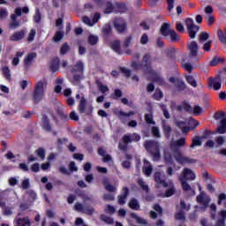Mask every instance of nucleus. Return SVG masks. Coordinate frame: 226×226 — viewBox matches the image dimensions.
Listing matches in <instances>:
<instances>
[{
	"mask_svg": "<svg viewBox=\"0 0 226 226\" xmlns=\"http://www.w3.org/2000/svg\"><path fill=\"white\" fill-rule=\"evenodd\" d=\"M123 192L124 194L118 197V203L121 205L126 204V197H128V193H130V191L126 187H124Z\"/></svg>",
	"mask_w": 226,
	"mask_h": 226,
	"instance_id": "bb28decb",
	"label": "nucleus"
},
{
	"mask_svg": "<svg viewBox=\"0 0 226 226\" xmlns=\"http://www.w3.org/2000/svg\"><path fill=\"white\" fill-rule=\"evenodd\" d=\"M42 126L46 130V132H50V130H52V127L50 126V124L49 122V118L45 116L42 117Z\"/></svg>",
	"mask_w": 226,
	"mask_h": 226,
	"instance_id": "e433bc0d",
	"label": "nucleus"
},
{
	"mask_svg": "<svg viewBox=\"0 0 226 226\" xmlns=\"http://www.w3.org/2000/svg\"><path fill=\"white\" fill-rule=\"evenodd\" d=\"M209 87H213L215 91H218L222 88V80L219 78H210L208 82Z\"/></svg>",
	"mask_w": 226,
	"mask_h": 226,
	"instance_id": "f3484780",
	"label": "nucleus"
},
{
	"mask_svg": "<svg viewBox=\"0 0 226 226\" xmlns=\"http://www.w3.org/2000/svg\"><path fill=\"white\" fill-rule=\"evenodd\" d=\"M111 49L116 52L117 54H123V50H121V41H113L111 42Z\"/></svg>",
	"mask_w": 226,
	"mask_h": 226,
	"instance_id": "a878e982",
	"label": "nucleus"
},
{
	"mask_svg": "<svg viewBox=\"0 0 226 226\" xmlns=\"http://www.w3.org/2000/svg\"><path fill=\"white\" fill-rule=\"evenodd\" d=\"M25 199H26L27 204H33L38 199V196L33 189H29L26 192Z\"/></svg>",
	"mask_w": 226,
	"mask_h": 226,
	"instance_id": "dca6fc26",
	"label": "nucleus"
},
{
	"mask_svg": "<svg viewBox=\"0 0 226 226\" xmlns=\"http://www.w3.org/2000/svg\"><path fill=\"white\" fill-rule=\"evenodd\" d=\"M132 216L136 220L137 223H139L140 225H147V221L146 219L139 217L136 214H132Z\"/></svg>",
	"mask_w": 226,
	"mask_h": 226,
	"instance_id": "4c0bfd02",
	"label": "nucleus"
},
{
	"mask_svg": "<svg viewBox=\"0 0 226 226\" xmlns=\"http://www.w3.org/2000/svg\"><path fill=\"white\" fill-rule=\"evenodd\" d=\"M159 107L162 109L164 117H166V119H170V114H169V110L167 109V106L165 104L160 103Z\"/></svg>",
	"mask_w": 226,
	"mask_h": 226,
	"instance_id": "37998d69",
	"label": "nucleus"
},
{
	"mask_svg": "<svg viewBox=\"0 0 226 226\" xmlns=\"http://www.w3.org/2000/svg\"><path fill=\"white\" fill-rule=\"evenodd\" d=\"M196 200L198 204H200L206 209L209 206V202H211V198L205 192H200Z\"/></svg>",
	"mask_w": 226,
	"mask_h": 226,
	"instance_id": "9d476101",
	"label": "nucleus"
},
{
	"mask_svg": "<svg viewBox=\"0 0 226 226\" xmlns=\"http://www.w3.org/2000/svg\"><path fill=\"white\" fill-rule=\"evenodd\" d=\"M222 119H225V117H226V114L223 111L216 112L214 115V119H215L216 121H218V119H222Z\"/></svg>",
	"mask_w": 226,
	"mask_h": 226,
	"instance_id": "13d9d810",
	"label": "nucleus"
},
{
	"mask_svg": "<svg viewBox=\"0 0 226 226\" xmlns=\"http://www.w3.org/2000/svg\"><path fill=\"white\" fill-rule=\"evenodd\" d=\"M24 36H26V31L19 30L15 32L10 36L11 41H20V40H24Z\"/></svg>",
	"mask_w": 226,
	"mask_h": 226,
	"instance_id": "a211bd4d",
	"label": "nucleus"
},
{
	"mask_svg": "<svg viewBox=\"0 0 226 226\" xmlns=\"http://www.w3.org/2000/svg\"><path fill=\"white\" fill-rule=\"evenodd\" d=\"M34 36H36V30L34 28H33L28 33L27 41H29V42L34 41Z\"/></svg>",
	"mask_w": 226,
	"mask_h": 226,
	"instance_id": "8fccbe9b",
	"label": "nucleus"
},
{
	"mask_svg": "<svg viewBox=\"0 0 226 226\" xmlns=\"http://www.w3.org/2000/svg\"><path fill=\"white\" fill-rule=\"evenodd\" d=\"M152 134L154 137H155V139H160V137H162V134H160V128L156 126L152 127Z\"/></svg>",
	"mask_w": 226,
	"mask_h": 226,
	"instance_id": "5fc2aeb1",
	"label": "nucleus"
},
{
	"mask_svg": "<svg viewBox=\"0 0 226 226\" xmlns=\"http://www.w3.org/2000/svg\"><path fill=\"white\" fill-rule=\"evenodd\" d=\"M181 185H182V188L185 192H188L190 190H192V186L186 183V180H185V178H180L179 179Z\"/></svg>",
	"mask_w": 226,
	"mask_h": 226,
	"instance_id": "ea45409f",
	"label": "nucleus"
},
{
	"mask_svg": "<svg viewBox=\"0 0 226 226\" xmlns=\"http://www.w3.org/2000/svg\"><path fill=\"white\" fill-rule=\"evenodd\" d=\"M71 73H72V77L69 76V80L72 82V84L77 86V84H79V82H80L84 77V63L81 61L77 62L72 66Z\"/></svg>",
	"mask_w": 226,
	"mask_h": 226,
	"instance_id": "f257e3e1",
	"label": "nucleus"
},
{
	"mask_svg": "<svg viewBox=\"0 0 226 226\" xmlns=\"http://www.w3.org/2000/svg\"><path fill=\"white\" fill-rule=\"evenodd\" d=\"M154 180L157 183V185L164 186V188H169V184L165 182V180L162 179V174L160 172H156L154 174Z\"/></svg>",
	"mask_w": 226,
	"mask_h": 226,
	"instance_id": "393cba45",
	"label": "nucleus"
},
{
	"mask_svg": "<svg viewBox=\"0 0 226 226\" xmlns=\"http://www.w3.org/2000/svg\"><path fill=\"white\" fill-rule=\"evenodd\" d=\"M213 43V41H208L205 43H201L202 49L204 50V52H210L211 51V45Z\"/></svg>",
	"mask_w": 226,
	"mask_h": 226,
	"instance_id": "a18cd8bd",
	"label": "nucleus"
},
{
	"mask_svg": "<svg viewBox=\"0 0 226 226\" xmlns=\"http://www.w3.org/2000/svg\"><path fill=\"white\" fill-rule=\"evenodd\" d=\"M88 43H90V45H96L98 43V36L89 35Z\"/></svg>",
	"mask_w": 226,
	"mask_h": 226,
	"instance_id": "052dcab7",
	"label": "nucleus"
},
{
	"mask_svg": "<svg viewBox=\"0 0 226 226\" xmlns=\"http://www.w3.org/2000/svg\"><path fill=\"white\" fill-rule=\"evenodd\" d=\"M144 147L150 153L154 162H158L162 158L160 155V144L158 142L148 140L145 142Z\"/></svg>",
	"mask_w": 226,
	"mask_h": 226,
	"instance_id": "7ed1b4c3",
	"label": "nucleus"
},
{
	"mask_svg": "<svg viewBox=\"0 0 226 226\" xmlns=\"http://www.w3.org/2000/svg\"><path fill=\"white\" fill-rule=\"evenodd\" d=\"M208 26H213V24L215 23V17H213V15L211 14H207L205 17Z\"/></svg>",
	"mask_w": 226,
	"mask_h": 226,
	"instance_id": "69168bd1",
	"label": "nucleus"
},
{
	"mask_svg": "<svg viewBox=\"0 0 226 226\" xmlns=\"http://www.w3.org/2000/svg\"><path fill=\"white\" fill-rule=\"evenodd\" d=\"M132 68H134L135 70H140V68H142L146 75H147V73H150L153 71V68L151 67V56L149 54H145L141 60V64H139L136 62H133L132 64Z\"/></svg>",
	"mask_w": 226,
	"mask_h": 226,
	"instance_id": "20e7f679",
	"label": "nucleus"
},
{
	"mask_svg": "<svg viewBox=\"0 0 226 226\" xmlns=\"http://www.w3.org/2000/svg\"><path fill=\"white\" fill-rule=\"evenodd\" d=\"M215 144H216V147H220V146H223L225 144V137L218 136L215 139Z\"/></svg>",
	"mask_w": 226,
	"mask_h": 226,
	"instance_id": "09e8293b",
	"label": "nucleus"
},
{
	"mask_svg": "<svg viewBox=\"0 0 226 226\" xmlns=\"http://www.w3.org/2000/svg\"><path fill=\"white\" fill-rule=\"evenodd\" d=\"M50 70L53 72H57L59 70V58H55L50 64Z\"/></svg>",
	"mask_w": 226,
	"mask_h": 226,
	"instance_id": "c9c22d12",
	"label": "nucleus"
},
{
	"mask_svg": "<svg viewBox=\"0 0 226 226\" xmlns=\"http://www.w3.org/2000/svg\"><path fill=\"white\" fill-rule=\"evenodd\" d=\"M74 209L75 211H79V213H85V215H93V213H94V208H93V207L83 205L79 202L75 204Z\"/></svg>",
	"mask_w": 226,
	"mask_h": 226,
	"instance_id": "9b49d317",
	"label": "nucleus"
},
{
	"mask_svg": "<svg viewBox=\"0 0 226 226\" xmlns=\"http://www.w3.org/2000/svg\"><path fill=\"white\" fill-rule=\"evenodd\" d=\"M145 121L147 123V124H156V122L153 120V115L152 114H146L145 115Z\"/></svg>",
	"mask_w": 226,
	"mask_h": 226,
	"instance_id": "603ef678",
	"label": "nucleus"
},
{
	"mask_svg": "<svg viewBox=\"0 0 226 226\" xmlns=\"http://www.w3.org/2000/svg\"><path fill=\"white\" fill-rule=\"evenodd\" d=\"M185 24L190 38L193 40L197 36V33H199V26L195 25V21L192 18L185 19Z\"/></svg>",
	"mask_w": 226,
	"mask_h": 226,
	"instance_id": "0eeeda50",
	"label": "nucleus"
},
{
	"mask_svg": "<svg viewBox=\"0 0 226 226\" xmlns=\"http://www.w3.org/2000/svg\"><path fill=\"white\" fill-rule=\"evenodd\" d=\"M187 112H192L195 116H200L201 114H204V109L202 107L196 105L193 107V109L192 110V106H187Z\"/></svg>",
	"mask_w": 226,
	"mask_h": 226,
	"instance_id": "b1692460",
	"label": "nucleus"
},
{
	"mask_svg": "<svg viewBox=\"0 0 226 226\" xmlns=\"http://www.w3.org/2000/svg\"><path fill=\"white\" fill-rule=\"evenodd\" d=\"M63 82H64V79H61V78H57L56 79V87H55V93H59L63 87L61 86H63Z\"/></svg>",
	"mask_w": 226,
	"mask_h": 226,
	"instance_id": "72a5a7b5",
	"label": "nucleus"
},
{
	"mask_svg": "<svg viewBox=\"0 0 226 226\" xmlns=\"http://www.w3.org/2000/svg\"><path fill=\"white\" fill-rule=\"evenodd\" d=\"M174 158L177 163L180 165H188V163H195V159H192L190 157H186L183 155L180 151H177L174 153Z\"/></svg>",
	"mask_w": 226,
	"mask_h": 226,
	"instance_id": "1a4fd4ad",
	"label": "nucleus"
},
{
	"mask_svg": "<svg viewBox=\"0 0 226 226\" xmlns=\"http://www.w3.org/2000/svg\"><path fill=\"white\" fill-rule=\"evenodd\" d=\"M112 11H114V5H112V3L108 2L106 4V8L104 10V13H112Z\"/></svg>",
	"mask_w": 226,
	"mask_h": 226,
	"instance_id": "4d7b16f0",
	"label": "nucleus"
},
{
	"mask_svg": "<svg viewBox=\"0 0 226 226\" xmlns=\"http://www.w3.org/2000/svg\"><path fill=\"white\" fill-rule=\"evenodd\" d=\"M143 172L147 177H149L153 173V165L146 160L144 161Z\"/></svg>",
	"mask_w": 226,
	"mask_h": 226,
	"instance_id": "4be33fe9",
	"label": "nucleus"
},
{
	"mask_svg": "<svg viewBox=\"0 0 226 226\" xmlns=\"http://www.w3.org/2000/svg\"><path fill=\"white\" fill-rule=\"evenodd\" d=\"M102 185H103L105 190H107V192H116V190H117V185H116V184L112 185V184L109 183V179H107V178L103 179Z\"/></svg>",
	"mask_w": 226,
	"mask_h": 226,
	"instance_id": "aec40b11",
	"label": "nucleus"
},
{
	"mask_svg": "<svg viewBox=\"0 0 226 226\" xmlns=\"http://www.w3.org/2000/svg\"><path fill=\"white\" fill-rule=\"evenodd\" d=\"M9 27L10 29H17V27H20V22L19 20L11 21Z\"/></svg>",
	"mask_w": 226,
	"mask_h": 226,
	"instance_id": "338daca9",
	"label": "nucleus"
},
{
	"mask_svg": "<svg viewBox=\"0 0 226 226\" xmlns=\"http://www.w3.org/2000/svg\"><path fill=\"white\" fill-rule=\"evenodd\" d=\"M133 43H135L133 35L127 36L124 41V49H128V47H131V45H133Z\"/></svg>",
	"mask_w": 226,
	"mask_h": 226,
	"instance_id": "c756f323",
	"label": "nucleus"
},
{
	"mask_svg": "<svg viewBox=\"0 0 226 226\" xmlns=\"http://www.w3.org/2000/svg\"><path fill=\"white\" fill-rule=\"evenodd\" d=\"M187 49L189 51L190 59H195V61H200V56H199V43L195 41H190L187 44Z\"/></svg>",
	"mask_w": 226,
	"mask_h": 226,
	"instance_id": "423d86ee",
	"label": "nucleus"
},
{
	"mask_svg": "<svg viewBox=\"0 0 226 226\" xmlns=\"http://www.w3.org/2000/svg\"><path fill=\"white\" fill-rule=\"evenodd\" d=\"M198 40L200 43H204L205 41H207L209 40V34L207 32H201L199 34Z\"/></svg>",
	"mask_w": 226,
	"mask_h": 226,
	"instance_id": "2f4dec72",
	"label": "nucleus"
},
{
	"mask_svg": "<svg viewBox=\"0 0 226 226\" xmlns=\"http://www.w3.org/2000/svg\"><path fill=\"white\" fill-rule=\"evenodd\" d=\"M170 188L168 189V191L165 193V197H172V195H174V193H176V187H174V184L172 182L170 183Z\"/></svg>",
	"mask_w": 226,
	"mask_h": 226,
	"instance_id": "f704fd0d",
	"label": "nucleus"
},
{
	"mask_svg": "<svg viewBox=\"0 0 226 226\" xmlns=\"http://www.w3.org/2000/svg\"><path fill=\"white\" fill-rule=\"evenodd\" d=\"M140 140V135L133 133L132 135H124L123 137L124 144L128 145L130 142H139Z\"/></svg>",
	"mask_w": 226,
	"mask_h": 226,
	"instance_id": "2eb2a0df",
	"label": "nucleus"
},
{
	"mask_svg": "<svg viewBox=\"0 0 226 226\" xmlns=\"http://www.w3.org/2000/svg\"><path fill=\"white\" fill-rule=\"evenodd\" d=\"M79 110L80 114H84V112H86V99H84V97H81V99H80Z\"/></svg>",
	"mask_w": 226,
	"mask_h": 226,
	"instance_id": "c03bdc74",
	"label": "nucleus"
},
{
	"mask_svg": "<svg viewBox=\"0 0 226 226\" xmlns=\"http://www.w3.org/2000/svg\"><path fill=\"white\" fill-rule=\"evenodd\" d=\"M31 186V184L29 182V178L25 177L21 180V188L22 190H27Z\"/></svg>",
	"mask_w": 226,
	"mask_h": 226,
	"instance_id": "79ce46f5",
	"label": "nucleus"
},
{
	"mask_svg": "<svg viewBox=\"0 0 226 226\" xmlns=\"http://www.w3.org/2000/svg\"><path fill=\"white\" fill-rule=\"evenodd\" d=\"M185 79L190 86H192V87H197V81L195 80V78H193V76H186Z\"/></svg>",
	"mask_w": 226,
	"mask_h": 226,
	"instance_id": "de8ad7c7",
	"label": "nucleus"
},
{
	"mask_svg": "<svg viewBox=\"0 0 226 226\" xmlns=\"http://www.w3.org/2000/svg\"><path fill=\"white\" fill-rule=\"evenodd\" d=\"M146 75L149 80L156 82V84H159V86H163V84H165V80L154 71H152Z\"/></svg>",
	"mask_w": 226,
	"mask_h": 226,
	"instance_id": "ddd939ff",
	"label": "nucleus"
},
{
	"mask_svg": "<svg viewBox=\"0 0 226 226\" xmlns=\"http://www.w3.org/2000/svg\"><path fill=\"white\" fill-rule=\"evenodd\" d=\"M217 133H220V135L226 133V117L221 120V124L217 128Z\"/></svg>",
	"mask_w": 226,
	"mask_h": 226,
	"instance_id": "cd10ccee",
	"label": "nucleus"
},
{
	"mask_svg": "<svg viewBox=\"0 0 226 226\" xmlns=\"http://www.w3.org/2000/svg\"><path fill=\"white\" fill-rule=\"evenodd\" d=\"M18 226H31V222L29 221V217H25L23 219H16L15 220Z\"/></svg>",
	"mask_w": 226,
	"mask_h": 226,
	"instance_id": "c85d7f7f",
	"label": "nucleus"
},
{
	"mask_svg": "<svg viewBox=\"0 0 226 226\" xmlns=\"http://www.w3.org/2000/svg\"><path fill=\"white\" fill-rule=\"evenodd\" d=\"M138 183H139L140 188H142V190H144L145 192H147H147H149V186H147V185H146V182H144L143 179H139V180H138Z\"/></svg>",
	"mask_w": 226,
	"mask_h": 226,
	"instance_id": "e2e57ef3",
	"label": "nucleus"
},
{
	"mask_svg": "<svg viewBox=\"0 0 226 226\" xmlns=\"http://www.w3.org/2000/svg\"><path fill=\"white\" fill-rule=\"evenodd\" d=\"M161 34L162 36H170L171 41H179V35H177L174 29L170 28V25L169 23H165L162 26Z\"/></svg>",
	"mask_w": 226,
	"mask_h": 226,
	"instance_id": "39448f33",
	"label": "nucleus"
},
{
	"mask_svg": "<svg viewBox=\"0 0 226 226\" xmlns=\"http://www.w3.org/2000/svg\"><path fill=\"white\" fill-rule=\"evenodd\" d=\"M84 24L87 26H89L90 27H93L98 20H100V13H95L94 16L93 17L92 20L89 19V17L84 16L82 19Z\"/></svg>",
	"mask_w": 226,
	"mask_h": 226,
	"instance_id": "4468645a",
	"label": "nucleus"
},
{
	"mask_svg": "<svg viewBox=\"0 0 226 226\" xmlns=\"http://www.w3.org/2000/svg\"><path fill=\"white\" fill-rule=\"evenodd\" d=\"M115 28L119 33H123L124 29H126V22L124 21V19H117L114 24Z\"/></svg>",
	"mask_w": 226,
	"mask_h": 226,
	"instance_id": "412c9836",
	"label": "nucleus"
},
{
	"mask_svg": "<svg viewBox=\"0 0 226 226\" xmlns=\"http://www.w3.org/2000/svg\"><path fill=\"white\" fill-rule=\"evenodd\" d=\"M139 42L141 43V45H147V43H149V36L144 34L143 35H141Z\"/></svg>",
	"mask_w": 226,
	"mask_h": 226,
	"instance_id": "680f3d73",
	"label": "nucleus"
},
{
	"mask_svg": "<svg viewBox=\"0 0 226 226\" xmlns=\"http://www.w3.org/2000/svg\"><path fill=\"white\" fill-rule=\"evenodd\" d=\"M177 126L182 130L183 133H188V132H190V127H186L185 122H177Z\"/></svg>",
	"mask_w": 226,
	"mask_h": 226,
	"instance_id": "a19ab883",
	"label": "nucleus"
},
{
	"mask_svg": "<svg viewBox=\"0 0 226 226\" xmlns=\"http://www.w3.org/2000/svg\"><path fill=\"white\" fill-rule=\"evenodd\" d=\"M45 89H47V80H39L34 87L33 92V100L35 103H39L45 97Z\"/></svg>",
	"mask_w": 226,
	"mask_h": 226,
	"instance_id": "f03ea898",
	"label": "nucleus"
},
{
	"mask_svg": "<svg viewBox=\"0 0 226 226\" xmlns=\"http://www.w3.org/2000/svg\"><path fill=\"white\" fill-rule=\"evenodd\" d=\"M164 160H165L166 163H170V164L174 163V160L172 159V155L170 154H169V152L164 153Z\"/></svg>",
	"mask_w": 226,
	"mask_h": 226,
	"instance_id": "6e6d98bb",
	"label": "nucleus"
},
{
	"mask_svg": "<svg viewBox=\"0 0 226 226\" xmlns=\"http://www.w3.org/2000/svg\"><path fill=\"white\" fill-rule=\"evenodd\" d=\"M154 100L160 102V100L163 98V92H162V90L160 89H156L154 94Z\"/></svg>",
	"mask_w": 226,
	"mask_h": 226,
	"instance_id": "3c124183",
	"label": "nucleus"
},
{
	"mask_svg": "<svg viewBox=\"0 0 226 226\" xmlns=\"http://www.w3.org/2000/svg\"><path fill=\"white\" fill-rule=\"evenodd\" d=\"M162 128L167 139H170V132H172V128L170 127V125L163 124Z\"/></svg>",
	"mask_w": 226,
	"mask_h": 226,
	"instance_id": "58836bf2",
	"label": "nucleus"
},
{
	"mask_svg": "<svg viewBox=\"0 0 226 226\" xmlns=\"http://www.w3.org/2000/svg\"><path fill=\"white\" fill-rule=\"evenodd\" d=\"M195 177H197L195 176V173L193 172V170L188 169V168H185L182 171V175L178 177V179H184V181H193L195 180Z\"/></svg>",
	"mask_w": 226,
	"mask_h": 226,
	"instance_id": "f8f14e48",
	"label": "nucleus"
},
{
	"mask_svg": "<svg viewBox=\"0 0 226 226\" xmlns=\"http://www.w3.org/2000/svg\"><path fill=\"white\" fill-rule=\"evenodd\" d=\"M3 73L5 77V79H7V80L11 79V74H10V68H8V66H5L3 68Z\"/></svg>",
	"mask_w": 226,
	"mask_h": 226,
	"instance_id": "bf43d9fd",
	"label": "nucleus"
},
{
	"mask_svg": "<svg viewBox=\"0 0 226 226\" xmlns=\"http://www.w3.org/2000/svg\"><path fill=\"white\" fill-rule=\"evenodd\" d=\"M129 207L131 209H134L135 211H139V209H140V205H139V201L136 199H132L129 201Z\"/></svg>",
	"mask_w": 226,
	"mask_h": 226,
	"instance_id": "7c9ffc66",
	"label": "nucleus"
},
{
	"mask_svg": "<svg viewBox=\"0 0 226 226\" xmlns=\"http://www.w3.org/2000/svg\"><path fill=\"white\" fill-rule=\"evenodd\" d=\"M182 66L184 69L186 70V72H189V73H192V70H193V66L192 65L191 63L185 62L182 64Z\"/></svg>",
	"mask_w": 226,
	"mask_h": 226,
	"instance_id": "0e129e2a",
	"label": "nucleus"
},
{
	"mask_svg": "<svg viewBox=\"0 0 226 226\" xmlns=\"http://www.w3.org/2000/svg\"><path fill=\"white\" fill-rule=\"evenodd\" d=\"M68 50H70V46L67 43H64L60 49V54L64 55Z\"/></svg>",
	"mask_w": 226,
	"mask_h": 226,
	"instance_id": "774afa93",
	"label": "nucleus"
},
{
	"mask_svg": "<svg viewBox=\"0 0 226 226\" xmlns=\"http://www.w3.org/2000/svg\"><path fill=\"white\" fill-rule=\"evenodd\" d=\"M225 220H226V210H222L219 213V218L216 222L215 226H225ZM201 226H211V223L207 222V219L201 218L200 221Z\"/></svg>",
	"mask_w": 226,
	"mask_h": 226,
	"instance_id": "6e6552de",
	"label": "nucleus"
},
{
	"mask_svg": "<svg viewBox=\"0 0 226 226\" xmlns=\"http://www.w3.org/2000/svg\"><path fill=\"white\" fill-rule=\"evenodd\" d=\"M34 59H36V53H29L25 58H24V65L26 68H29L31 64L34 62Z\"/></svg>",
	"mask_w": 226,
	"mask_h": 226,
	"instance_id": "6ab92c4d",
	"label": "nucleus"
},
{
	"mask_svg": "<svg viewBox=\"0 0 226 226\" xmlns=\"http://www.w3.org/2000/svg\"><path fill=\"white\" fill-rule=\"evenodd\" d=\"M8 10L0 8V20L8 19Z\"/></svg>",
	"mask_w": 226,
	"mask_h": 226,
	"instance_id": "864d4df0",
	"label": "nucleus"
},
{
	"mask_svg": "<svg viewBox=\"0 0 226 226\" xmlns=\"http://www.w3.org/2000/svg\"><path fill=\"white\" fill-rule=\"evenodd\" d=\"M101 220H102V222H104L105 223H108V225H112V223H114V219L105 215H102L101 216Z\"/></svg>",
	"mask_w": 226,
	"mask_h": 226,
	"instance_id": "49530a36",
	"label": "nucleus"
},
{
	"mask_svg": "<svg viewBox=\"0 0 226 226\" xmlns=\"http://www.w3.org/2000/svg\"><path fill=\"white\" fill-rule=\"evenodd\" d=\"M202 146V141L200 140V138L199 136H196L192 139V143L190 146L191 149H195L197 147Z\"/></svg>",
	"mask_w": 226,
	"mask_h": 226,
	"instance_id": "473e14b6",
	"label": "nucleus"
},
{
	"mask_svg": "<svg viewBox=\"0 0 226 226\" xmlns=\"http://www.w3.org/2000/svg\"><path fill=\"white\" fill-rule=\"evenodd\" d=\"M185 146H186V139L185 138H181L170 143V147H172V149H174V147H185Z\"/></svg>",
	"mask_w": 226,
	"mask_h": 226,
	"instance_id": "5701e85b",
	"label": "nucleus"
}]
</instances>
